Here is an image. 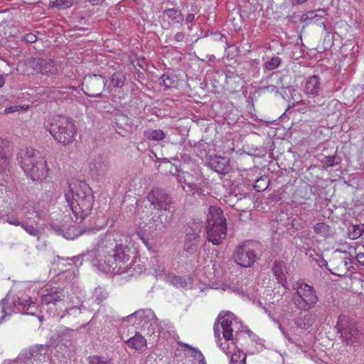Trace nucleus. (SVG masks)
Listing matches in <instances>:
<instances>
[{"instance_id":"44","label":"nucleus","mask_w":364,"mask_h":364,"mask_svg":"<svg viewBox=\"0 0 364 364\" xmlns=\"http://www.w3.org/2000/svg\"><path fill=\"white\" fill-rule=\"evenodd\" d=\"M80 313V308H78L77 306H72L70 308H66L65 314H61L60 316V319H62L63 318H64L66 314L76 316V315L79 314Z\"/></svg>"},{"instance_id":"15","label":"nucleus","mask_w":364,"mask_h":364,"mask_svg":"<svg viewBox=\"0 0 364 364\" xmlns=\"http://www.w3.org/2000/svg\"><path fill=\"white\" fill-rule=\"evenodd\" d=\"M107 80L100 75L91 74L84 77L82 83L85 93L91 97H99L105 89Z\"/></svg>"},{"instance_id":"11","label":"nucleus","mask_w":364,"mask_h":364,"mask_svg":"<svg viewBox=\"0 0 364 364\" xmlns=\"http://www.w3.org/2000/svg\"><path fill=\"white\" fill-rule=\"evenodd\" d=\"M254 245V242L246 240L236 247L232 257L238 265L250 267L255 262L257 256Z\"/></svg>"},{"instance_id":"49","label":"nucleus","mask_w":364,"mask_h":364,"mask_svg":"<svg viewBox=\"0 0 364 364\" xmlns=\"http://www.w3.org/2000/svg\"><path fill=\"white\" fill-rule=\"evenodd\" d=\"M19 109H20L19 106H11L9 107L6 108L4 110V112L6 114H10V113H14L16 111H18Z\"/></svg>"},{"instance_id":"52","label":"nucleus","mask_w":364,"mask_h":364,"mask_svg":"<svg viewBox=\"0 0 364 364\" xmlns=\"http://www.w3.org/2000/svg\"><path fill=\"white\" fill-rule=\"evenodd\" d=\"M356 259L361 265L364 266V253L357 254Z\"/></svg>"},{"instance_id":"41","label":"nucleus","mask_w":364,"mask_h":364,"mask_svg":"<svg viewBox=\"0 0 364 364\" xmlns=\"http://www.w3.org/2000/svg\"><path fill=\"white\" fill-rule=\"evenodd\" d=\"M246 355L241 350H237V352H235L232 354L230 363L235 364V362L239 360L245 361Z\"/></svg>"},{"instance_id":"6","label":"nucleus","mask_w":364,"mask_h":364,"mask_svg":"<svg viewBox=\"0 0 364 364\" xmlns=\"http://www.w3.org/2000/svg\"><path fill=\"white\" fill-rule=\"evenodd\" d=\"M21 165L25 173L33 181H40L48 176L47 162L41 154L33 149H26Z\"/></svg>"},{"instance_id":"32","label":"nucleus","mask_w":364,"mask_h":364,"mask_svg":"<svg viewBox=\"0 0 364 364\" xmlns=\"http://www.w3.org/2000/svg\"><path fill=\"white\" fill-rule=\"evenodd\" d=\"M75 228L73 226L68 228L66 230L58 228L55 231L58 234L61 235L63 237L68 240H74L77 236L75 233Z\"/></svg>"},{"instance_id":"22","label":"nucleus","mask_w":364,"mask_h":364,"mask_svg":"<svg viewBox=\"0 0 364 364\" xmlns=\"http://www.w3.org/2000/svg\"><path fill=\"white\" fill-rule=\"evenodd\" d=\"M272 270L277 282L281 284L282 286L286 289L287 284L286 274L287 269L285 262L283 261H275L272 267Z\"/></svg>"},{"instance_id":"40","label":"nucleus","mask_w":364,"mask_h":364,"mask_svg":"<svg viewBox=\"0 0 364 364\" xmlns=\"http://www.w3.org/2000/svg\"><path fill=\"white\" fill-rule=\"evenodd\" d=\"M90 364H113L110 359L95 355L90 357Z\"/></svg>"},{"instance_id":"58","label":"nucleus","mask_w":364,"mask_h":364,"mask_svg":"<svg viewBox=\"0 0 364 364\" xmlns=\"http://www.w3.org/2000/svg\"><path fill=\"white\" fill-rule=\"evenodd\" d=\"M164 272V268L159 269V270L156 271V276H159L161 274Z\"/></svg>"},{"instance_id":"13","label":"nucleus","mask_w":364,"mask_h":364,"mask_svg":"<svg viewBox=\"0 0 364 364\" xmlns=\"http://www.w3.org/2000/svg\"><path fill=\"white\" fill-rule=\"evenodd\" d=\"M351 258L349 252L336 250L329 260L328 270L334 275L343 277L349 270Z\"/></svg>"},{"instance_id":"46","label":"nucleus","mask_w":364,"mask_h":364,"mask_svg":"<svg viewBox=\"0 0 364 364\" xmlns=\"http://www.w3.org/2000/svg\"><path fill=\"white\" fill-rule=\"evenodd\" d=\"M35 208L33 206H28L26 208V211L23 213L24 218L26 219H31V215L36 213Z\"/></svg>"},{"instance_id":"9","label":"nucleus","mask_w":364,"mask_h":364,"mask_svg":"<svg viewBox=\"0 0 364 364\" xmlns=\"http://www.w3.org/2000/svg\"><path fill=\"white\" fill-rule=\"evenodd\" d=\"M292 288L296 291L294 301L297 308L301 310H309L315 306L318 301V297L313 287L299 280L295 282Z\"/></svg>"},{"instance_id":"14","label":"nucleus","mask_w":364,"mask_h":364,"mask_svg":"<svg viewBox=\"0 0 364 364\" xmlns=\"http://www.w3.org/2000/svg\"><path fill=\"white\" fill-rule=\"evenodd\" d=\"M147 200L155 209L161 212L164 210L170 215H173L176 211L171 198L162 190L151 191L147 195Z\"/></svg>"},{"instance_id":"33","label":"nucleus","mask_w":364,"mask_h":364,"mask_svg":"<svg viewBox=\"0 0 364 364\" xmlns=\"http://www.w3.org/2000/svg\"><path fill=\"white\" fill-rule=\"evenodd\" d=\"M363 232L364 230L360 225H351L348 229V235L351 240L360 237Z\"/></svg>"},{"instance_id":"39","label":"nucleus","mask_w":364,"mask_h":364,"mask_svg":"<svg viewBox=\"0 0 364 364\" xmlns=\"http://www.w3.org/2000/svg\"><path fill=\"white\" fill-rule=\"evenodd\" d=\"M314 323V320L311 318V315L310 314H306L304 316V320L302 322L299 323V327L304 328L305 330L309 328Z\"/></svg>"},{"instance_id":"3","label":"nucleus","mask_w":364,"mask_h":364,"mask_svg":"<svg viewBox=\"0 0 364 364\" xmlns=\"http://www.w3.org/2000/svg\"><path fill=\"white\" fill-rule=\"evenodd\" d=\"M243 328L241 322L232 313L222 312L218 315V321L214 325V333L218 340H220V333L223 334L225 342L220 343V347L227 355H231L232 353V348L235 350V347L233 343L230 346V344H226V342L233 341Z\"/></svg>"},{"instance_id":"24","label":"nucleus","mask_w":364,"mask_h":364,"mask_svg":"<svg viewBox=\"0 0 364 364\" xmlns=\"http://www.w3.org/2000/svg\"><path fill=\"white\" fill-rule=\"evenodd\" d=\"M126 343L129 348L137 350H144L146 348V340L139 333L129 338Z\"/></svg>"},{"instance_id":"21","label":"nucleus","mask_w":364,"mask_h":364,"mask_svg":"<svg viewBox=\"0 0 364 364\" xmlns=\"http://www.w3.org/2000/svg\"><path fill=\"white\" fill-rule=\"evenodd\" d=\"M206 164L209 168L220 174H225L229 170V161L225 157L218 156L210 157Z\"/></svg>"},{"instance_id":"47","label":"nucleus","mask_w":364,"mask_h":364,"mask_svg":"<svg viewBox=\"0 0 364 364\" xmlns=\"http://www.w3.org/2000/svg\"><path fill=\"white\" fill-rule=\"evenodd\" d=\"M168 280L175 286H181V278L178 277L176 276H170L168 277Z\"/></svg>"},{"instance_id":"45","label":"nucleus","mask_w":364,"mask_h":364,"mask_svg":"<svg viewBox=\"0 0 364 364\" xmlns=\"http://www.w3.org/2000/svg\"><path fill=\"white\" fill-rule=\"evenodd\" d=\"M36 36L31 33H26L23 37V40L28 43H33L36 41Z\"/></svg>"},{"instance_id":"7","label":"nucleus","mask_w":364,"mask_h":364,"mask_svg":"<svg viewBox=\"0 0 364 364\" xmlns=\"http://www.w3.org/2000/svg\"><path fill=\"white\" fill-rule=\"evenodd\" d=\"M321 83L318 75H314L306 78L304 92L308 99L304 104L310 112H317L318 108L326 105V98L321 95Z\"/></svg>"},{"instance_id":"35","label":"nucleus","mask_w":364,"mask_h":364,"mask_svg":"<svg viewBox=\"0 0 364 364\" xmlns=\"http://www.w3.org/2000/svg\"><path fill=\"white\" fill-rule=\"evenodd\" d=\"M28 234L33 237H37L39 239L40 231L38 228H35L33 225H28L24 222H22L20 225Z\"/></svg>"},{"instance_id":"8","label":"nucleus","mask_w":364,"mask_h":364,"mask_svg":"<svg viewBox=\"0 0 364 364\" xmlns=\"http://www.w3.org/2000/svg\"><path fill=\"white\" fill-rule=\"evenodd\" d=\"M67 297V292L63 289L48 286L41 296V303L43 306H47L46 311L50 316L59 318V310L65 307Z\"/></svg>"},{"instance_id":"54","label":"nucleus","mask_w":364,"mask_h":364,"mask_svg":"<svg viewBox=\"0 0 364 364\" xmlns=\"http://www.w3.org/2000/svg\"><path fill=\"white\" fill-rule=\"evenodd\" d=\"M279 328L281 329V331H282L284 337L290 342V343H293V341L291 340V338H290L289 335L286 333L284 329L280 326Z\"/></svg>"},{"instance_id":"17","label":"nucleus","mask_w":364,"mask_h":364,"mask_svg":"<svg viewBox=\"0 0 364 364\" xmlns=\"http://www.w3.org/2000/svg\"><path fill=\"white\" fill-rule=\"evenodd\" d=\"M28 64L38 73L48 77L54 76L58 73V65L52 59L33 58L29 60Z\"/></svg>"},{"instance_id":"10","label":"nucleus","mask_w":364,"mask_h":364,"mask_svg":"<svg viewBox=\"0 0 364 364\" xmlns=\"http://www.w3.org/2000/svg\"><path fill=\"white\" fill-rule=\"evenodd\" d=\"M129 321H133L141 326L146 331L147 334L152 335L156 331H160L161 326L154 313L149 309H141L135 311L128 316Z\"/></svg>"},{"instance_id":"61","label":"nucleus","mask_w":364,"mask_h":364,"mask_svg":"<svg viewBox=\"0 0 364 364\" xmlns=\"http://www.w3.org/2000/svg\"><path fill=\"white\" fill-rule=\"evenodd\" d=\"M309 14H310V15H311V16H312V15L314 14V11H310V12H309Z\"/></svg>"},{"instance_id":"59","label":"nucleus","mask_w":364,"mask_h":364,"mask_svg":"<svg viewBox=\"0 0 364 364\" xmlns=\"http://www.w3.org/2000/svg\"><path fill=\"white\" fill-rule=\"evenodd\" d=\"M4 84V79L1 75H0V87Z\"/></svg>"},{"instance_id":"12","label":"nucleus","mask_w":364,"mask_h":364,"mask_svg":"<svg viewBox=\"0 0 364 364\" xmlns=\"http://www.w3.org/2000/svg\"><path fill=\"white\" fill-rule=\"evenodd\" d=\"M336 328L347 345H353L359 342L360 335L355 321L346 318L345 316H339Z\"/></svg>"},{"instance_id":"31","label":"nucleus","mask_w":364,"mask_h":364,"mask_svg":"<svg viewBox=\"0 0 364 364\" xmlns=\"http://www.w3.org/2000/svg\"><path fill=\"white\" fill-rule=\"evenodd\" d=\"M144 136L149 140L160 141L164 139L165 134L161 129H149L144 132Z\"/></svg>"},{"instance_id":"37","label":"nucleus","mask_w":364,"mask_h":364,"mask_svg":"<svg viewBox=\"0 0 364 364\" xmlns=\"http://www.w3.org/2000/svg\"><path fill=\"white\" fill-rule=\"evenodd\" d=\"M280 63L281 58L278 56H274L264 63V68L267 70H272L278 68Z\"/></svg>"},{"instance_id":"30","label":"nucleus","mask_w":364,"mask_h":364,"mask_svg":"<svg viewBox=\"0 0 364 364\" xmlns=\"http://www.w3.org/2000/svg\"><path fill=\"white\" fill-rule=\"evenodd\" d=\"M9 143L6 140L0 139V162L2 165H6L9 157Z\"/></svg>"},{"instance_id":"56","label":"nucleus","mask_w":364,"mask_h":364,"mask_svg":"<svg viewBox=\"0 0 364 364\" xmlns=\"http://www.w3.org/2000/svg\"><path fill=\"white\" fill-rule=\"evenodd\" d=\"M105 0H89V1L93 5H97L102 3Z\"/></svg>"},{"instance_id":"42","label":"nucleus","mask_w":364,"mask_h":364,"mask_svg":"<svg viewBox=\"0 0 364 364\" xmlns=\"http://www.w3.org/2000/svg\"><path fill=\"white\" fill-rule=\"evenodd\" d=\"M73 0H55L53 2V6L58 9L69 8L73 5Z\"/></svg>"},{"instance_id":"36","label":"nucleus","mask_w":364,"mask_h":364,"mask_svg":"<svg viewBox=\"0 0 364 364\" xmlns=\"http://www.w3.org/2000/svg\"><path fill=\"white\" fill-rule=\"evenodd\" d=\"M93 296L95 300L100 303L107 297L108 293L104 288L99 287L95 289Z\"/></svg>"},{"instance_id":"48","label":"nucleus","mask_w":364,"mask_h":364,"mask_svg":"<svg viewBox=\"0 0 364 364\" xmlns=\"http://www.w3.org/2000/svg\"><path fill=\"white\" fill-rule=\"evenodd\" d=\"M263 90L267 91V92H275V93L279 92V90H278L277 87L274 85H269L264 86L263 87Z\"/></svg>"},{"instance_id":"57","label":"nucleus","mask_w":364,"mask_h":364,"mask_svg":"<svg viewBox=\"0 0 364 364\" xmlns=\"http://www.w3.org/2000/svg\"><path fill=\"white\" fill-rule=\"evenodd\" d=\"M178 169L177 168V166H174L173 168H172L171 170H170V173L173 175H175L177 172H178Z\"/></svg>"},{"instance_id":"34","label":"nucleus","mask_w":364,"mask_h":364,"mask_svg":"<svg viewBox=\"0 0 364 364\" xmlns=\"http://www.w3.org/2000/svg\"><path fill=\"white\" fill-rule=\"evenodd\" d=\"M341 159L337 156H325L321 159V163L326 167H331L340 164Z\"/></svg>"},{"instance_id":"25","label":"nucleus","mask_w":364,"mask_h":364,"mask_svg":"<svg viewBox=\"0 0 364 364\" xmlns=\"http://www.w3.org/2000/svg\"><path fill=\"white\" fill-rule=\"evenodd\" d=\"M314 230L316 233L323 237H328L333 235V229L325 223H318L314 227Z\"/></svg>"},{"instance_id":"50","label":"nucleus","mask_w":364,"mask_h":364,"mask_svg":"<svg viewBox=\"0 0 364 364\" xmlns=\"http://www.w3.org/2000/svg\"><path fill=\"white\" fill-rule=\"evenodd\" d=\"M317 263L320 267H326L328 269L329 268V262H328L326 260H325L323 258H320L317 260Z\"/></svg>"},{"instance_id":"19","label":"nucleus","mask_w":364,"mask_h":364,"mask_svg":"<svg viewBox=\"0 0 364 364\" xmlns=\"http://www.w3.org/2000/svg\"><path fill=\"white\" fill-rule=\"evenodd\" d=\"M202 223L193 221L187 224L185 228L186 240L184 249L187 251H192L197 246V242L200 238L202 230Z\"/></svg>"},{"instance_id":"38","label":"nucleus","mask_w":364,"mask_h":364,"mask_svg":"<svg viewBox=\"0 0 364 364\" xmlns=\"http://www.w3.org/2000/svg\"><path fill=\"white\" fill-rule=\"evenodd\" d=\"M73 333V329L65 327L57 332L58 338L60 340V341L63 342L65 340L66 338L70 339L72 337Z\"/></svg>"},{"instance_id":"26","label":"nucleus","mask_w":364,"mask_h":364,"mask_svg":"<svg viewBox=\"0 0 364 364\" xmlns=\"http://www.w3.org/2000/svg\"><path fill=\"white\" fill-rule=\"evenodd\" d=\"M177 181L181 184L188 186L190 189H194L196 186L193 176L188 172L183 171L178 174Z\"/></svg>"},{"instance_id":"43","label":"nucleus","mask_w":364,"mask_h":364,"mask_svg":"<svg viewBox=\"0 0 364 364\" xmlns=\"http://www.w3.org/2000/svg\"><path fill=\"white\" fill-rule=\"evenodd\" d=\"M2 218L5 222L12 225L20 226L22 223V222L18 220L16 217L10 215L9 214L2 215Z\"/></svg>"},{"instance_id":"63","label":"nucleus","mask_w":364,"mask_h":364,"mask_svg":"<svg viewBox=\"0 0 364 364\" xmlns=\"http://www.w3.org/2000/svg\"><path fill=\"white\" fill-rule=\"evenodd\" d=\"M326 114L329 115L331 113L329 112H326Z\"/></svg>"},{"instance_id":"20","label":"nucleus","mask_w":364,"mask_h":364,"mask_svg":"<svg viewBox=\"0 0 364 364\" xmlns=\"http://www.w3.org/2000/svg\"><path fill=\"white\" fill-rule=\"evenodd\" d=\"M89 168L92 174L103 175L109 168V159L104 155H96L90 162Z\"/></svg>"},{"instance_id":"55","label":"nucleus","mask_w":364,"mask_h":364,"mask_svg":"<svg viewBox=\"0 0 364 364\" xmlns=\"http://www.w3.org/2000/svg\"><path fill=\"white\" fill-rule=\"evenodd\" d=\"M338 100H332L331 101H330L328 103L327 107H328L329 106L336 107V105H338Z\"/></svg>"},{"instance_id":"29","label":"nucleus","mask_w":364,"mask_h":364,"mask_svg":"<svg viewBox=\"0 0 364 364\" xmlns=\"http://www.w3.org/2000/svg\"><path fill=\"white\" fill-rule=\"evenodd\" d=\"M125 79V75L122 71H117L112 75L110 85L114 87L121 88L124 85Z\"/></svg>"},{"instance_id":"18","label":"nucleus","mask_w":364,"mask_h":364,"mask_svg":"<svg viewBox=\"0 0 364 364\" xmlns=\"http://www.w3.org/2000/svg\"><path fill=\"white\" fill-rule=\"evenodd\" d=\"M173 215L168 213H156L145 225L146 230L151 232H163L172 220Z\"/></svg>"},{"instance_id":"60","label":"nucleus","mask_w":364,"mask_h":364,"mask_svg":"<svg viewBox=\"0 0 364 364\" xmlns=\"http://www.w3.org/2000/svg\"><path fill=\"white\" fill-rule=\"evenodd\" d=\"M296 4H301L306 2L307 0H294Z\"/></svg>"},{"instance_id":"53","label":"nucleus","mask_w":364,"mask_h":364,"mask_svg":"<svg viewBox=\"0 0 364 364\" xmlns=\"http://www.w3.org/2000/svg\"><path fill=\"white\" fill-rule=\"evenodd\" d=\"M195 18V15L193 14H189L186 18V22L189 23L192 22Z\"/></svg>"},{"instance_id":"51","label":"nucleus","mask_w":364,"mask_h":364,"mask_svg":"<svg viewBox=\"0 0 364 364\" xmlns=\"http://www.w3.org/2000/svg\"><path fill=\"white\" fill-rule=\"evenodd\" d=\"M185 38V34L182 32H178L177 33H176L175 36H174V39L177 41V42H181L183 41Z\"/></svg>"},{"instance_id":"28","label":"nucleus","mask_w":364,"mask_h":364,"mask_svg":"<svg viewBox=\"0 0 364 364\" xmlns=\"http://www.w3.org/2000/svg\"><path fill=\"white\" fill-rule=\"evenodd\" d=\"M178 345L181 347H183L185 348L188 349L191 352V355L193 356L196 360H198L199 364H206L205 358L200 350L194 348L193 347L191 346L187 343H184L182 342H178Z\"/></svg>"},{"instance_id":"27","label":"nucleus","mask_w":364,"mask_h":364,"mask_svg":"<svg viewBox=\"0 0 364 364\" xmlns=\"http://www.w3.org/2000/svg\"><path fill=\"white\" fill-rule=\"evenodd\" d=\"M159 84L163 85L166 88L174 87L177 84V77L172 73H165L160 77Z\"/></svg>"},{"instance_id":"2","label":"nucleus","mask_w":364,"mask_h":364,"mask_svg":"<svg viewBox=\"0 0 364 364\" xmlns=\"http://www.w3.org/2000/svg\"><path fill=\"white\" fill-rule=\"evenodd\" d=\"M65 197L73 214V217H71L73 220H82L90 214L94 196L86 183L80 181L70 184L65 192Z\"/></svg>"},{"instance_id":"16","label":"nucleus","mask_w":364,"mask_h":364,"mask_svg":"<svg viewBox=\"0 0 364 364\" xmlns=\"http://www.w3.org/2000/svg\"><path fill=\"white\" fill-rule=\"evenodd\" d=\"M49 350L48 345H36L23 350L14 360H6L4 364H30L32 360H38Z\"/></svg>"},{"instance_id":"5","label":"nucleus","mask_w":364,"mask_h":364,"mask_svg":"<svg viewBox=\"0 0 364 364\" xmlns=\"http://www.w3.org/2000/svg\"><path fill=\"white\" fill-rule=\"evenodd\" d=\"M206 237L213 245H219L227 235L226 218L221 208L210 206L207 215Z\"/></svg>"},{"instance_id":"23","label":"nucleus","mask_w":364,"mask_h":364,"mask_svg":"<svg viewBox=\"0 0 364 364\" xmlns=\"http://www.w3.org/2000/svg\"><path fill=\"white\" fill-rule=\"evenodd\" d=\"M164 17H167L168 23L173 26H181L183 21V14L178 10L171 9H167L164 13Z\"/></svg>"},{"instance_id":"62","label":"nucleus","mask_w":364,"mask_h":364,"mask_svg":"<svg viewBox=\"0 0 364 364\" xmlns=\"http://www.w3.org/2000/svg\"><path fill=\"white\" fill-rule=\"evenodd\" d=\"M292 225L294 226V220L292 221Z\"/></svg>"},{"instance_id":"4","label":"nucleus","mask_w":364,"mask_h":364,"mask_svg":"<svg viewBox=\"0 0 364 364\" xmlns=\"http://www.w3.org/2000/svg\"><path fill=\"white\" fill-rule=\"evenodd\" d=\"M44 127L56 141L64 145L71 144L75 139L76 127L70 118L61 115L48 117Z\"/></svg>"},{"instance_id":"1","label":"nucleus","mask_w":364,"mask_h":364,"mask_svg":"<svg viewBox=\"0 0 364 364\" xmlns=\"http://www.w3.org/2000/svg\"><path fill=\"white\" fill-rule=\"evenodd\" d=\"M127 236L115 230H108L100 236L92 250H88L84 257L90 259L92 265L100 271L114 274L129 273L134 264H127L129 260Z\"/></svg>"}]
</instances>
